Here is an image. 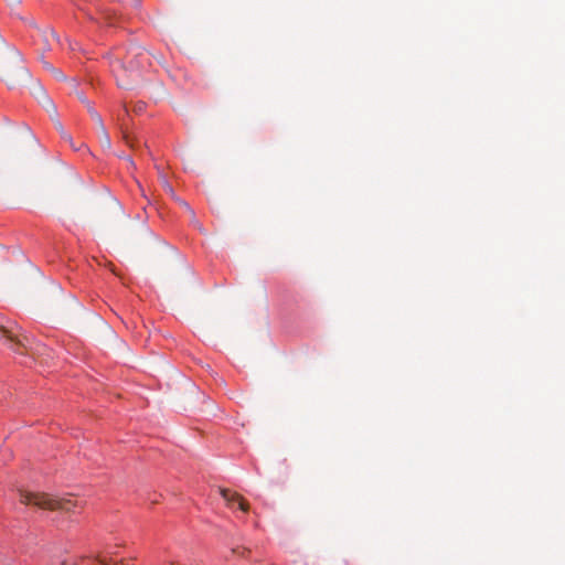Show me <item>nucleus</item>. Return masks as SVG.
I'll return each instance as SVG.
<instances>
[{"instance_id":"obj_17","label":"nucleus","mask_w":565,"mask_h":565,"mask_svg":"<svg viewBox=\"0 0 565 565\" xmlns=\"http://www.w3.org/2000/svg\"><path fill=\"white\" fill-rule=\"evenodd\" d=\"M23 132L28 136V137H31V134L28 129H24Z\"/></svg>"},{"instance_id":"obj_10","label":"nucleus","mask_w":565,"mask_h":565,"mask_svg":"<svg viewBox=\"0 0 565 565\" xmlns=\"http://www.w3.org/2000/svg\"><path fill=\"white\" fill-rule=\"evenodd\" d=\"M93 558L96 559L99 563V565H109L108 559L100 554L93 556Z\"/></svg>"},{"instance_id":"obj_18","label":"nucleus","mask_w":565,"mask_h":565,"mask_svg":"<svg viewBox=\"0 0 565 565\" xmlns=\"http://www.w3.org/2000/svg\"><path fill=\"white\" fill-rule=\"evenodd\" d=\"M82 100H83V103H85V104H86V106H87L88 104H90L87 99H85V97H82Z\"/></svg>"},{"instance_id":"obj_5","label":"nucleus","mask_w":565,"mask_h":565,"mask_svg":"<svg viewBox=\"0 0 565 565\" xmlns=\"http://www.w3.org/2000/svg\"><path fill=\"white\" fill-rule=\"evenodd\" d=\"M220 493L223 497V499L226 502V505L230 508H233L234 504H237V507L244 511L247 512L249 509L248 503L236 492L231 491L228 489L221 488Z\"/></svg>"},{"instance_id":"obj_1","label":"nucleus","mask_w":565,"mask_h":565,"mask_svg":"<svg viewBox=\"0 0 565 565\" xmlns=\"http://www.w3.org/2000/svg\"><path fill=\"white\" fill-rule=\"evenodd\" d=\"M0 76L10 87L28 81L29 72L23 65L20 52L12 50L0 64Z\"/></svg>"},{"instance_id":"obj_16","label":"nucleus","mask_w":565,"mask_h":565,"mask_svg":"<svg viewBox=\"0 0 565 565\" xmlns=\"http://www.w3.org/2000/svg\"><path fill=\"white\" fill-rule=\"evenodd\" d=\"M175 200L179 201L178 198H175ZM180 204L183 205L184 207L189 209V205L186 204V202L180 200Z\"/></svg>"},{"instance_id":"obj_11","label":"nucleus","mask_w":565,"mask_h":565,"mask_svg":"<svg viewBox=\"0 0 565 565\" xmlns=\"http://www.w3.org/2000/svg\"><path fill=\"white\" fill-rule=\"evenodd\" d=\"M44 66H45L47 70L52 71V73H53L56 77H62V72H61V71H58V70H56V68L52 67V66H51L50 64H47V63H44Z\"/></svg>"},{"instance_id":"obj_7","label":"nucleus","mask_w":565,"mask_h":565,"mask_svg":"<svg viewBox=\"0 0 565 565\" xmlns=\"http://www.w3.org/2000/svg\"><path fill=\"white\" fill-rule=\"evenodd\" d=\"M98 132H99L98 138H99L100 145L106 149H110V146H111L110 137L106 130L105 125L98 127Z\"/></svg>"},{"instance_id":"obj_9","label":"nucleus","mask_w":565,"mask_h":565,"mask_svg":"<svg viewBox=\"0 0 565 565\" xmlns=\"http://www.w3.org/2000/svg\"><path fill=\"white\" fill-rule=\"evenodd\" d=\"M162 183H163V188H164L166 192H168L172 198H174V190H173V188L169 184V182H168L166 179H163V180H162Z\"/></svg>"},{"instance_id":"obj_2","label":"nucleus","mask_w":565,"mask_h":565,"mask_svg":"<svg viewBox=\"0 0 565 565\" xmlns=\"http://www.w3.org/2000/svg\"><path fill=\"white\" fill-rule=\"evenodd\" d=\"M20 501L23 504H33L40 509H45V510L72 511L77 505V501L73 500L71 498L56 499L46 493H34V492H22V491L20 493Z\"/></svg>"},{"instance_id":"obj_4","label":"nucleus","mask_w":565,"mask_h":565,"mask_svg":"<svg viewBox=\"0 0 565 565\" xmlns=\"http://www.w3.org/2000/svg\"><path fill=\"white\" fill-rule=\"evenodd\" d=\"M126 64L129 65L130 73H132L135 67L132 65V60L129 58L128 56L126 57V61H122L119 57H116L113 61H110V68H111L113 74L116 77L117 84H118V86L124 87V88L128 87L130 84L128 81Z\"/></svg>"},{"instance_id":"obj_15","label":"nucleus","mask_w":565,"mask_h":565,"mask_svg":"<svg viewBox=\"0 0 565 565\" xmlns=\"http://www.w3.org/2000/svg\"><path fill=\"white\" fill-rule=\"evenodd\" d=\"M72 147L74 148V150L79 151L85 146L83 143H79V145H72Z\"/></svg>"},{"instance_id":"obj_8","label":"nucleus","mask_w":565,"mask_h":565,"mask_svg":"<svg viewBox=\"0 0 565 565\" xmlns=\"http://www.w3.org/2000/svg\"><path fill=\"white\" fill-rule=\"evenodd\" d=\"M87 110L98 127L104 125L102 116L93 108L90 104L87 105Z\"/></svg>"},{"instance_id":"obj_14","label":"nucleus","mask_w":565,"mask_h":565,"mask_svg":"<svg viewBox=\"0 0 565 565\" xmlns=\"http://www.w3.org/2000/svg\"><path fill=\"white\" fill-rule=\"evenodd\" d=\"M43 99H44L43 102H44L45 104H47V105L52 106V102H51V99H50V98H49L44 93H43Z\"/></svg>"},{"instance_id":"obj_6","label":"nucleus","mask_w":565,"mask_h":565,"mask_svg":"<svg viewBox=\"0 0 565 565\" xmlns=\"http://www.w3.org/2000/svg\"><path fill=\"white\" fill-rule=\"evenodd\" d=\"M40 40L43 42L47 50H51L52 42H60L53 30H44L40 33Z\"/></svg>"},{"instance_id":"obj_3","label":"nucleus","mask_w":565,"mask_h":565,"mask_svg":"<svg viewBox=\"0 0 565 565\" xmlns=\"http://www.w3.org/2000/svg\"><path fill=\"white\" fill-rule=\"evenodd\" d=\"M0 338L4 344L15 352H22L21 349H29L30 339L21 332L17 324L0 327Z\"/></svg>"},{"instance_id":"obj_12","label":"nucleus","mask_w":565,"mask_h":565,"mask_svg":"<svg viewBox=\"0 0 565 565\" xmlns=\"http://www.w3.org/2000/svg\"><path fill=\"white\" fill-rule=\"evenodd\" d=\"M124 138L131 148L136 147L135 140L131 139L127 134H124Z\"/></svg>"},{"instance_id":"obj_13","label":"nucleus","mask_w":565,"mask_h":565,"mask_svg":"<svg viewBox=\"0 0 565 565\" xmlns=\"http://www.w3.org/2000/svg\"><path fill=\"white\" fill-rule=\"evenodd\" d=\"M245 552H246V550H245V548H234V550H233V553H237V554H239V555H243Z\"/></svg>"}]
</instances>
